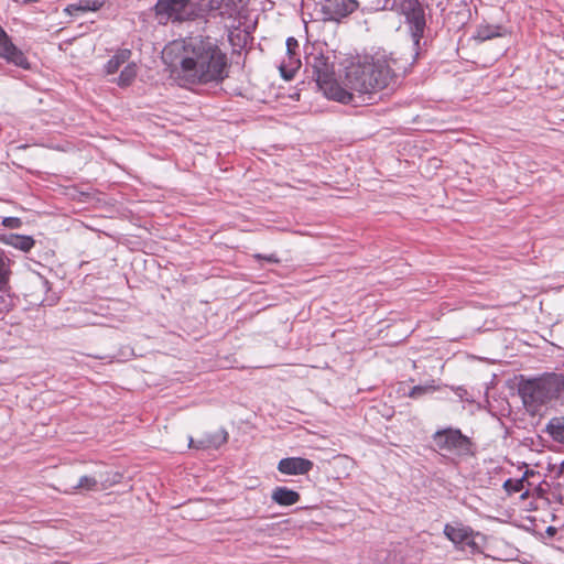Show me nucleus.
Masks as SVG:
<instances>
[{"label": "nucleus", "instance_id": "1", "mask_svg": "<svg viewBox=\"0 0 564 564\" xmlns=\"http://www.w3.org/2000/svg\"><path fill=\"white\" fill-rule=\"evenodd\" d=\"M176 76L184 84L220 83L228 76L227 55L209 36L184 41Z\"/></svg>", "mask_w": 564, "mask_h": 564}, {"label": "nucleus", "instance_id": "2", "mask_svg": "<svg viewBox=\"0 0 564 564\" xmlns=\"http://www.w3.org/2000/svg\"><path fill=\"white\" fill-rule=\"evenodd\" d=\"M394 64L391 55L378 52L347 66L343 87L348 89L355 101L343 104L356 107L371 101L375 94L389 86L394 76Z\"/></svg>", "mask_w": 564, "mask_h": 564}, {"label": "nucleus", "instance_id": "3", "mask_svg": "<svg viewBox=\"0 0 564 564\" xmlns=\"http://www.w3.org/2000/svg\"><path fill=\"white\" fill-rule=\"evenodd\" d=\"M307 67L311 68L312 77L316 82L318 89L327 99L337 102L355 101L351 94L348 93L343 84L335 78V64L328 56L322 53L311 54L306 58Z\"/></svg>", "mask_w": 564, "mask_h": 564}, {"label": "nucleus", "instance_id": "4", "mask_svg": "<svg viewBox=\"0 0 564 564\" xmlns=\"http://www.w3.org/2000/svg\"><path fill=\"white\" fill-rule=\"evenodd\" d=\"M155 17L160 24L193 21L199 17V9L193 0H158Z\"/></svg>", "mask_w": 564, "mask_h": 564}, {"label": "nucleus", "instance_id": "5", "mask_svg": "<svg viewBox=\"0 0 564 564\" xmlns=\"http://www.w3.org/2000/svg\"><path fill=\"white\" fill-rule=\"evenodd\" d=\"M550 376L529 379L519 384V394L528 411L534 413L553 399Z\"/></svg>", "mask_w": 564, "mask_h": 564}, {"label": "nucleus", "instance_id": "6", "mask_svg": "<svg viewBox=\"0 0 564 564\" xmlns=\"http://www.w3.org/2000/svg\"><path fill=\"white\" fill-rule=\"evenodd\" d=\"M388 9L405 15L411 28L413 43L419 45L425 29V15L421 2L419 0H390Z\"/></svg>", "mask_w": 564, "mask_h": 564}, {"label": "nucleus", "instance_id": "7", "mask_svg": "<svg viewBox=\"0 0 564 564\" xmlns=\"http://www.w3.org/2000/svg\"><path fill=\"white\" fill-rule=\"evenodd\" d=\"M433 441L438 449L449 454L457 456H468L473 454L471 441L464 435L460 430L449 427L436 431L433 435Z\"/></svg>", "mask_w": 564, "mask_h": 564}, {"label": "nucleus", "instance_id": "8", "mask_svg": "<svg viewBox=\"0 0 564 564\" xmlns=\"http://www.w3.org/2000/svg\"><path fill=\"white\" fill-rule=\"evenodd\" d=\"M118 480L108 481L101 474L99 475H84L77 480L64 479L61 484L62 490L65 494L73 495L84 491H100L109 488Z\"/></svg>", "mask_w": 564, "mask_h": 564}, {"label": "nucleus", "instance_id": "9", "mask_svg": "<svg viewBox=\"0 0 564 564\" xmlns=\"http://www.w3.org/2000/svg\"><path fill=\"white\" fill-rule=\"evenodd\" d=\"M358 6V0H325L322 6L323 19L326 21H340L352 13Z\"/></svg>", "mask_w": 564, "mask_h": 564}, {"label": "nucleus", "instance_id": "10", "mask_svg": "<svg viewBox=\"0 0 564 564\" xmlns=\"http://www.w3.org/2000/svg\"><path fill=\"white\" fill-rule=\"evenodd\" d=\"M0 57L15 66L29 68V62L24 53L11 41L7 32L0 26Z\"/></svg>", "mask_w": 564, "mask_h": 564}, {"label": "nucleus", "instance_id": "11", "mask_svg": "<svg viewBox=\"0 0 564 564\" xmlns=\"http://www.w3.org/2000/svg\"><path fill=\"white\" fill-rule=\"evenodd\" d=\"M299 42L294 37L286 40V57L280 64V72L283 78H293L295 72L301 66V59L299 51Z\"/></svg>", "mask_w": 564, "mask_h": 564}, {"label": "nucleus", "instance_id": "12", "mask_svg": "<svg viewBox=\"0 0 564 564\" xmlns=\"http://www.w3.org/2000/svg\"><path fill=\"white\" fill-rule=\"evenodd\" d=\"M444 534L456 545H462V547L467 546L471 550L477 549L475 533L469 527L463 524H446L444 528Z\"/></svg>", "mask_w": 564, "mask_h": 564}, {"label": "nucleus", "instance_id": "13", "mask_svg": "<svg viewBox=\"0 0 564 564\" xmlns=\"http://www.w3.org/2000/svg\"><path fill=\"white\" fill-rule=\"evenodd\" d=\"M313 468V462L302 457L283 458L278 464V470L284 475H305Z\"/></svg>", "mask_w": 564, "mask_h": 564}, {"label": "nucleus", "instance_id": "14", "mask_svg": "<svg viewBox=\"0 0 564 564\" xmlns=\"http://www.w3.org/2000/svg\"><path fill=\"white\" fill-rule=\"evenodd\" d=\"M227 442V433L224 430H219L214 434L205 435L203 438L198 441H194L192 437L189 438V446L195 448H217L224 443Z\"/></svg>", "mask_w": 564, "mask_h": 564}, {"label": "nucleus", "instance_id": "15", "mask_svg": "<svg viewBox=\"0 0 564 564\" xmlns=\"http://www.w3.org/2000/svg\"><path fill=\"white\" fill-rule=\"evenodd\" d=\"M0 241L24 252L30 251L35 243L31 236L17 234L2 235L0 236Z\"/></svg>", "mask_w": 564, "mask_h": 564}, {"label": "nucleus", "instance_id": "16", "mask_svg": "<svg viewBox=\"0 0 564 564\" xmlns=\"http://www.w3.org/2000/svg\"><path fill=\"white\" fill-rule=\"evenodd\" d=\"M271 499L280 506H292L299 502L300 494L286 487H276L272 491Z\"/></svg>", "mask_w": 564, "mask_h": 564}, {"label": "nucleus", "instance_id": "17", "mask_svg": "<svg viewBox=\"0 0 564 564\" xmlns=\"http://www.w3.org/2000/svg\"><path fill=\"white\" fill-rule=\"evenodd\" d=\"M237 0H210L212 10H217L221 18H231L238 13Z\"/></svg>", "mask_w": 564, "mask_h": 564}, {"label": "nucleus", "instance_id": "18", "mask_svg": "<svg viewBox=\"0 0 564 564\" xmlns=\"http://www.w3.org/2000/svg\"><path fill=\"white\" fill-rule=\"evenodd\" d=\"M101 4L102 3L98 0H79L78 2L68 4L65 8V12L75 14L77 12L97 11Z\"/></svg>", "mask_w": 564, "mask_h": 564}, {"label": "nucleus", "instance_id": "19", "mask_svg": "<svg viewBox=\"0 0 564 564\" xmlns=\"http://www.w3.org/2000/svg\"><path fill=\"white\" fill-rule=\"evenodd\" d=\"M11 260L0 250V291L7 292L11 276Z\"/></svg>", "mask_w": 564, "mask_h": 564}, {"label": "nucleus", "instance_id": "20", "mask_svg": "<svg viewBox=\"0 0 564 564\" xmlns=\"http://www.w3.org/2000/svg\"><path fill=\"white\" fill-rule=\"evenodd\" d=\"M131 56V51L123 48L119 50L106 64L105 68L107 74H115L122 64H124Z\"/></svg>", "mask_w": 564, "mask_h": 564}, {"label": "nucleus", "instance_id": "21", "mask_svg": "<svg viewBox=\"0 0 564 564\" xmlns=\"http://www.w3.org/2000/svg\"><path fill=\"white\" fill-rule=\"evenodd\" d=\"M546 432L558 443H564V417H553L546 425Z\"/></svg>", "mask_w": 564, "mask_h": 564}, {"label": "nucleus", "instance_id": "22", "mask_svg": "<svg viewBox=\"0 0 564 564\" xmlns=\"http://www.w3.org/2000/svg\"><path fill=\"white\" fill-rule=\"evenodd\" d=\"M137 76V65L134 63L128 64L120 73L117 84L121 87L129 86Z\"/></svg>", "mask_w": 564, "mask_h": 564}, {"label": "nucleus", "instance_id": "23", "mask_svg": "<svg viewBox=\"0 0 564 564\" xmlns=\"http://www.w3.org/2000/svg\"><path fill=\"white\" fill-rule=\"evenodd\" d=\"M550 381L552 387L553 399H560L564 402V376L551 375Z\"/></svg>", "mask_w": 564, "mask_h": 564}, {"label": "nucleus", "instance_id": "24", "mask_svg": "<svg viewBox=\"0 0 564 564\" xmlns=\"http://www.w3.org/2000/svg\"><path fill=\"white\" fill-rule=\"evenodd\" d=\"M438 388L433 384V383H429V384H420V386H414L410 392H409V397L410 398H420L424 394H429V393H433L437 390Z\"/></svg>", "mask_w": 564, "mask_h": 564}, {"label": "nucleus", "instance_id": "25", "mask_svg": "<svg viewBox=\"0 0 564 564\" xmlns=\"http://www.w3.org/2000/svg\"><path fill=\"white\" fill-rule=\"evenodd\" d=\"M361 3L371 10H384L389 8L390 0H360Z\"/></svg>", "mask_w": 564, "mask_h": 564}, {"label": "nucleus", "instance_id": "26", "mask_svg": "<svg viewBox=\"0 0 564 564\" xmlns=\"http://www.w3.org/2000/svg\"><path fill=\"white\" fill-rule=\"evenodd\" d=\"M503 486L510 492H519L523 489V479H518V480L508 479Z\"/></svg>", "mask_w": 564, "mask_h": 564}, {"label": "nucleus", "instance_id": "27", "mask_svg": "<svg viewBox=\"0 0 564 564\" xmlns=\"http://www.w3.org/2000/svg\"><path fill=\"white\" fill-rule=\"evenodd\" d=\"M2 225L7 228L18 229L22 226V220L18 217H4Z\"/></svg>", "mask_w": 564, "mask_h": 564}, {"label": "nucleus", "instance_id": "28", "mask_svg": "<svg viewBox=\"0 0 564 564\" xmlns=\"http://www.w3.org/2000/svg\"><path fill=\"white\" fill-rule=\"evenodd\" d=\"M480 35H481L482 39H491V37L497 36L499 34L498 33H484L482 32Z\"/></svg>", "mask_w": 564, "mask_h": 564}, {"label": "nucleus", "instance_id": "29", "mask_svg": "<svg viewBox=\"0 0 564 564\" xmlns=\"http://www.w3.org/2000/svg\"><path fill=\"white\" fill-rule=\"evenodd\" d=\"M264 259H265L267 261H269V262H276V261H278V259H276L273 254H271V256H269V257H265Z\"/></svg>", "mask_w": 564, "mask_h": 564}]
</instances>
